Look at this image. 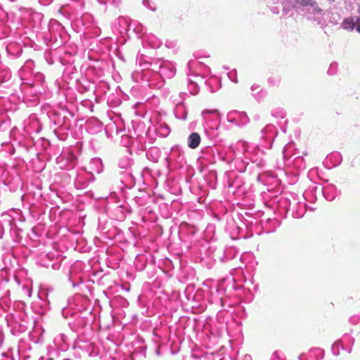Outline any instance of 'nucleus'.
Instances as JSON below:
<instances>
[{
    "label": "nucleus",
    "mask_w": 360,
    "mask_h": 360,
    "mask_svg": "<svg viewBox=\"0 0 360 360\" xmlns=\"http://www.w3.org/2000/svg\"><path fill=\"white\" fill-rule=\"evenodd\" d=\"M294 1L300 6H311L313 7L314 11H316V12L322 11L321 8L319 7L318 4L316 2L315 0H294Z\"/></svg>",
    "instance_id": "2"
},
{
    "label": "nucleus",
    "mask_w": 360,
    "mask_h": 360,
    "mask_svg": "<svg viewBox=\"0 0 360 360\" xmlns=\"http://www.w3.org/2000/svg\"><path fill=\"white\" fill-rule=\"evenodd\" d=\"M358 13L359 14V17H349L345 18L341 24L342 27L345 30H353L356 27V31L360 33V7L358 9Z\"/></svg>",
    "instance_id": "1"
},
{
    "label": "nucleus",
    "mask_w": 360,
    "mask_h": 360,
    "mask_svg": "<svg viewBox=\"0 0 360 360\" xmlns=\"http://www.w3.org/2000/svg\"><path fill=\"white\" fill-rule=\"evenodd\" d=\"M200 136L196 133H192L188 137V145L191 148H196L200 143Z\"/></svg>",
    "instance_id": "3"
}]
</instances>
